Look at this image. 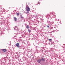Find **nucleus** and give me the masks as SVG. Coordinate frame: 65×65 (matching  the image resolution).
Listing matches in <instances>:
<instances>
[{"label": "nucleus", "instance_id": "nucleus-16", "mask_svg": "<svg viewBox=\"0 0 65 65\" xmlns=\"http://www.w3.org/2000/svg\"><path fill=\"white\" fill-rule=\"evenodd\" d=\"M21 18H22V19H23V17L22 16H21Z\"/></svg>", "mask_w": 65, "mask_h": 65}, {"label": "nucleus", "instance_id": "nucleus-2", "mask_svg": "<svg viewBox=\"0 0 65 65\" xmlns=\"http://www.w3.org/2000/svg\"><path fill=\"white\" fill-rule=\"evenodd\" d=\"M19 45H20V44H19V43H17L15 44L16 46H17L18 47H20V46H19Z\"/></svg>", "mask_w": 65, "mask_h": 65}, {"label": "nucleus", "instance_id": "nucleus-11", "mask_svg": "<svg viewBox=\"0 0 65 65\" xmlns=\"http://www.w3.org/2000/svg\"><path fill=\"white\" fill-rule=\"evenodd\" d=\"M28 31L30 33V32H31V30H30L28 29Z\"/></svg>", "mask_w": 65, "mask_h": 65}, {"label": "nucleus", "instance_id": "nucleus-4", "mask_svg": "<svg viewBox=\"0 0 65 65\" xmlns=\"http://www.w3.org/2000/svg\"><path fill=\"white\" fill-rule=\"evenodd\" d=\"M40 60L41 61H45V59L43 58H42Z\"/></svg>", "mask_w": 65, "mask_h": 65}, {"label": "nucleus", "instance_id": "nucleus-1", "mask_svg": "<svg viewBox=\"0 0 65 65\" xmlns=\"http://www.w3.org/2000/svg\"><path fill=\"white\" fill-rule=\"evenodd\" d=\"M26 10L27 11H30V8L28 6L26 7Z\"/></svg>", "mask_w": 65, "mask_h": 65}, {"label": "nucleus", "instance_id": "nucleus-13", "mask_svg": "<svg viewBox=\"0 0 65 65\" xmlns=\"http://www.w3.org/2000/svg\"><path fill=\"white\" fill-rule=\"evenodd\" d=\"M47 27L48 28H49V26H48V25H47Z\"/></svg>", "mask_w": 65, "mask_h": 65}, {"label": "nucleus", "instance_id": "nucleus-10", "mask_svg": "<svg viewBox=\"0 0 65 65\" xmlns=\"http://www.w3.org/2000/svg\"><path fill=\"white\" fill-rule=\"evenodd\" d=\"M17 16H19V13H17Z\"/></svg>", "mask_w": 65, "mask_h": 65}, {"label": "nucleus", "instance_id": "nucleus-15", "mask_svg": "<svg viewBox=\"0 0 65 65\" xmlns=\"http://www.w3.org/2000/svg\"><path fill=\"white\" fill-rule=\"evenodd\" d=\"M51 29H53V27H52L51 28Z\"/></svg>", "mask_w": 65, "mask_h": 65}, {"label": "nucleus", "instance_id": "nucleus-9", "mask_svg": "<svg viewBox=\"0 0 65 65\" xmlns=\"http://www.w3.org/2000/svg\"><path fill=\"white\" fill-rule=\"evenodd\" d=\"M26 14H29V13H29V12H28V11H27L26 13Z\"/></svg>", "mask_w": 65, "mask_h": 65}, {"label": "nucleus", "instance_id": "nucleus-17", "mask_svg": "<svg viewBox=\"0 0 65 65\" xmlns=\"http://www.w3.org/2000/svg\"><path fill=\"white\" fill-rule=\"evenodd\" d=\"M21 17H22V14H21L20 15Z\"/></svg>", "mask_w": 65, "mask_h": 65}, {"label": "nucleus", "instance_id": "nucleus-12", "mask_svg": "<svg viewBox=\"0 0 65 65\" xmlns=\"http://www.w3.org/2000/svg\"><path fill=\"white\" fill-rule=\"evenodd\" d=\"M49 41H52V40L51 39H49L48 40Z\"/></svg>", "mask_w": 65, "mask_h": 65}, {"label": "nucleus", "instance_id": "nucleus-5", "mask_svg": "<svg viewBox=\"0 0 65 65\" xmlns=\"http://www.w3.org/2000/svg\"><path fill=\"white\" fill-rule=\"evenodd\" d=\"M2 50L3 52H6L7 51V50L5 49H3Z\"/></svg>", "mask_w": 65, "mask_h": 65}, {"label": "nucleus", "instance_id": "nucleus-3", "mask_svg": "<svg viewBox=\"0 0 65 65\" xmlns=\"http://www.w3.org/2000/svg\"><path fill=\"white\" fill-rule=\"evenodd\" d=\"M14 30H18L19 29L18 28V27L17 26H15V28H14Z\"/></svg>", "mask_w": 65, "mask_h": 65}, {"label": "nucleus", "instance_id": "nucleus-6", "mask_svg": "<svg viewBox=\"0 0 65 65\" xmlns=\"http://www.w3.org/2000/svg\"><path fill=\"white\" fill-rule=\"evenodd\" d=\"M37 61L38 63H40L41 62V60L40 59H39L37 60Z\"/></svg>", "mask_w": 65, "mask_h": 65}, {"label": "nucleus", "instance_id": "nucleus-14", "mask_svg": "<svg viewBox=\"0 0 65 65\" xmlns=\"http://www.w3.org/2000/svg\"><path fill=\"white\" fill-rule=\"evenodd\" d=\"M38 4H40V2H39Z\"/></svg>", "mask_w": 65, "mask_h": 65}, {"label": "nucleus", "instance_id": "nucleus-8", "mask_svg": "<svg viewBox=\"0 0 65 65\" xmlns=\"http://www.w3.org/2000/svg\"><path fill=\"white\" fill-rule=\"evenodd\" d=\"M26 27H27V29H28L29 28V26L28 25H27L26 26Z\"/></svg>", "mask_w": 65, "mask_h": 65}, {"label": "nucleus", "instance_id": "nucleus-7", "mask_svg": "<svg viewBox=\"0 0 65 65\" xmlns=\"http://www.w3.org/2000/svg\"><path fill=\"white\" fill-rule=\"evenodd\" d=\"M14 20L15 21H17V18L15 17H14Z\"/></svg>", "mask_w": 65, "mask_h": 65}]
</instances>
